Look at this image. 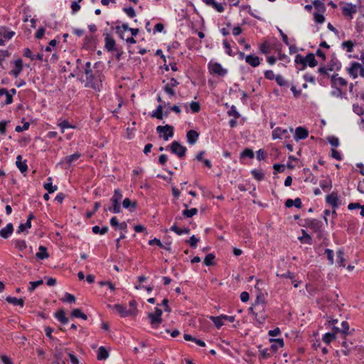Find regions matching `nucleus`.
Segmentation results:
<instances>
[{"label":"nucleus","instance_id":"nucleus-1","mask_svg":"<svg viewBox=\"0 0 364 364\" xmlns=\"http://www.w3.org/2000/svg\"><path fill=\"white\" fill-rule=\"evenodd\" d=\"M102 75L98 70H84L79 80L85 82V87L100 91L102 87Z\"/></svg>","mask_w":364,"mask_h":364},{"label":"nucleus","instance_id":"nucleus-18","mask_svg":"<svg viewBox=\"0 0 364 364\" xmlns=\"http://www.w3.org/2000/svg\"><path fill=\"white\" fill-rule=\"evenodd\" d=\"M81 154L79 153V152H76L73 154H71V155H69V156H65L63 161L62 162H64L68 166H70L72 165V164L75 161H76L77 160H78L80 156H81Z\"/></svg>","mask_w":364,"mask_h":364},{"label":"nucleus","instance_id":"nucleus-48","mask_svg":"<svg viewBox=\"0 0 364 364\" xmlns=\"http://www.w3.org/2000/svg\"><path fill=\"white\" fill-rule=\"evenodd\" d=\"M325 255H326L327 259L328 261V264L332 265L334 263V253L332 250L326 249Z\"/></svg>","mask_w":364,"mask_h":364},{"label":"nucleus","instance_id":"nucleus-50","mask_svg":"<svg viewBox=\"0 0 364 364\" xmlns=\"http://www.w3.org/2000/svg\"><path fill=\"white\" fill-rule=\"evenodd\" d=\"M246 157L250 158V159H252L254 157V152L252 149L247 148L241 152L240 158H246Z\"/></svg>","mask_w":364,"mask_h":364},{"label":"nucleus","instance_id":"nucleus-55","mask_svg":"<svg viewBox=\"0 0 364 364\" xmlns=\"http://www.w3.org/2000/svg\"><path fill=\"white\" fill-rule=\"evenodd\" d=\"M259 50L264 54H267L270 53L271 47L268 43L265 42L260 46Z\"/></svg>","mask_w":364,"mask_h":364},{"label":"nucleus","instance_id":"nucleus-34","mask_svg":"<svg viewBox=\"0 0 364 364\" xmlns=\"http://www.w3.org/2000/svg\"><path fill=\"white\" fill-rule=\"evenodd\" d=\"M183 338L186 341H193V342L196 343L197 345H198L199 346L204 347L205 346V343L203 341H202L200 339H198V338L192 336L190 334L185 333L183 335Z\"/></svg>","mask_w":364,"mask_h":364},{"label":"nucleus","instance_id":"nucleus-41","mask_svg":"<svg viewBox=\"0 0 364 364\" xmlns=\"http://www.w3.org/2000/svg\"><path fill=\"white\" fill-rule=\"evenodd\" d=\"M92 230L95 234L105 235L108 232V227L103 226L102 228H100L98 225H95L92 227Z\"/></svg>","mask_w":364,"mask_h":364},{"label":"nucleus","instance_id":"nucleus-58","mask_svg":"<svg viewBox=\"0 0 364 364\" xmlns=\"http://www.w3.org/2000/svg\"><path fill=\"white\" fill-rule=\"evenodd\" d=\"M62 301L68 303H74L75 301V297L73 294L66 292Z\"/></svg>","mask_w":364,"mask_h":364},{"label":"nucleus","instance_id":"nucleus-43","mask_svg":"<svg viewBox=\"0 0 364 364\" xmlns=\"http://www.w3.org/2000/svg\"><path fill=\"white\" fill-rule=\"evenodd\" d=\"M15 247L20 251H23L27 247V245L25 240H16L14 241Z\"/></svg>","mask_w":364,"mask_h":364},{"label":"nucleus","instance_id":"nucleus-13","mask_svg":"<svg viewBox=\"0 0 364 364\" xmlns=\"http://www.w3.org/2000/svg\"><path fill=\"white\" fill-rule=\"evenodd\" d=\"M331 87H343L347 85V81L338 75H333L331 78Z\"/></svg>","mask_w":364,"mask_h":364},{"label":"nucleus","instance_id":"nucleus-7","mask_svg":"<svg viewBox=\"0 0 364 364\" xmlns=\"http://www.w3.org/2000/svg\"><path fill=\"white\" fill-rule=\"evenodd\" d=\"M265 307V298L262 293L257 295L252 306L249 308V311H253L254 309H261V311H264Z\"/></svg>","mask_w":364,"mask_h":364},{"label":"nucleus","instance_id":"nucleus-32","mask_svg":"<svg viewBox=\"0 0 364 364\" xmlns=\"http://www.w3.org/2000/svg\"><path fill=\"white\" fill-rule=\"evenodd\" d=\"M47 181L48 182L43 184V188L48 192V193H52L57 191L58 186L53 185L52 178L49 177Z\"/></svg>","mask_w":364,"mask_h":364},{"label":"nucleus","instance_id":"nucleus-24","mask_svg":"<svg viewBox=\"0 0 364 364\" xmlns=\"http://www.w3.org/2000/svg\"><path fill=\"white\" fill-rule=\"evenodd\" d=\"M245 61L252 67H257L259 65V58L254 55H248L245 58Z\"/></svg>","mask_w":364,"mask_h":364},{"label":"nucleus","instance_id":"nucleus-46","mask_svg":"<svg viewBox=\"0 0 364 364\" xmlns=\"http://www.w3.org/2000/svg\"><path fill=\"white\" fill-rule=\"evenodd\" d=\"M336 339L334 333H326L323 336V341L326 344H329L332 341Z\"/></svg>","mask_w":364,"mask_h":364},{"label":"nucleus","instance_id":"nucleus-9","mask_svg":"<svg viewBox=\"0 0 364 364\" xmlns=\"http://www.w3.org/2000/svg\"><path fill=\"white\" fill-rule=\"evenodd\" d=\"M269 342L272 343L269 350L272 353H276L279 348H282L284 345L283 338H270Z\"/></svg>","mask_w":364,"mask_h":364},{"label":"nucleus","instance_id":"nucleus-59","mask_svg":"<svg viewBox=\"0 0 364 364\" xmlns=\"http://www.w3.org/2000/svg\"><path fill=\"white\" fill-rule=\"evenodd\" d=\"M228 114L229 116L234 117L235 119H238L240 117V114L237 111L235 106L232 105L230 110H228Z\"/></svg>","mask_w":364,"mask_h":364},{"label":"nucleus","instance_id":"nucleus-12","mask_svg":"<svg viewBox=\"0 0 364 364\" xmlns=\"http://www.w3.org/2000/svg\"><path fill=\"white\" fill-rule=\"evenodd\" d=\"M338 197L336 192H332L331 194L326 196V202L331 205L332 208H337L338 207Z\"/></svg>","mask_w":364,"mask_h":364},{"label":"nucleus","instance_id":"nucleus-51","mask_svg":"<svg viewBox=\"0 0 364 364\" xmlns=\"http://www.w3.org/2000/svg\"><path fill=\"white\" fill-rule=\"evenodd\" d=\"M31 228V223L27 222L26 223H21L18 228V230L16 231V233L19 234L23 231H25L26 229H29Z\"/></svg>","mask_w":364,"mask_h":364},{"label":"nucleus","instance_id":"nucleus-17","mask_svg":"<svg viewBox=\"0 0 364 364\" xmlns=\"http://www.w3.org/2000/svg\"><path fill=\"white\" fill-rule=\"evenodd\" d=\"M14 232V226L12 223H8L6 226L0 230V236L4 238H8Z\"/></svg>","mask_w":364,"mask_h":364},{"label":"nucleus","instance_id":"nucleus-4","mask_svg":"<svg viewBox=\"0 0 364 364\" xmlns=\"http://www.w3.org/2000/svg\"><path fill=\"white\" fill-rule=\"evenodd\" d=\"M171 153L177 155L179 158H183L186 156L187 149L177 141H173L170 145Z\"/></svg>","mask_w":364,"mask_h":364},{"label":"nucleus","instance_id":"nucleus-6","mask_svg":"<svg viewBox=\"0 0 364 364\" xmlns=\"http://www.w3.org/2000/svg\"><path fill=\"white\" fill-rule=\"evenodd\" d=\"M293 132V129L290 128L289 131L287 129L277 127L272 132L273 139H288L290 137V134Z\"/></svg>","mask_w":364,"mask_h":364},{"label":"nucleus","instance_id":"nucleus-57","mask_svg":"<svg viewBox=\"0 0 364 364\" xmlns=\"http://www.w3.org/2000/svg\"><path fill=\"white\" fill-rule=\"evenodd\" d=\"M190 108L193 113H198L200 109V105L198 102H191L190 104Z\"/></svg>","mask_w":364,"mask_h":364},{"label":"nucleus","instance_id":"nucleus-37","mask_svg":"<svg viewBox=\"0 0 364 364\" xmlns=\"http://www.w3.org/2000/svg\"><path fill=\"white\" fill-rule=\"evenodd\" d=\"M170 230L176 232L178 235H181L182 234H188L190 232L189 228H185L183 229H180L176 226V224L171 227Z\"/></svg>","mask_w":364,"mask_h":364},{"label":"nucleus","instance_id":"nucleus-28","mask_svg":"<svg viewBox=\"0 0 364 364\" xmlns=\"http://www.w3.org/2000/svg\"><path fill=\"white\" fill-rule=\"evenodd\" d=\"M15 35V32L9 31L5 26L0 27V36H3L6 39H11Z\"/></svg>","mask_w":364,"mask_h":364},{"label":"nucleus","instance_id":"nucleus-53","mask_svg":"<svg viewBox=\"0 0 364 364\" xmlns=\"http://www.w3.org/2000/svg\"><path fill=\"white\" fill-rule=\"evenodd\" d=\"M275 81L277 82V83L281 86V87H283V86H287L288 87L289 85L287 83V82L284 80V78L280 75H277V76L275 77Z\"/></svg>","mask_w":364,"mask_h":364},{"label":"nucleus","instance_id":"nucleus-31","mask_svg":"<svg viewBox=\"0 0 364 364\" xmlns=\"http://www.w3.org/2000/svg\"><path fill=\"white\" fill-rule=\"evenodd\" d=\"M183 206L186 208V209L183 211L182 214L186 218H192L193 215L198 213L197 208H193L191 209H188V205L186 203L183 204Z\"/></svg>","mask_w":364,"mask_h":364},{"label":"nucleus","instance_id":"nucleus-23","mask_svg":"<svg viewBox=\"0 0 364 364\" xmlns=\"http://www.w3.org/2000/svg\"><path fill=\"white\" fill-rule=\"evenodd\" d=\"M55 317L58 319V321L62 324H67L69 322V319L65 316V311L63 309L58 311L55 314Z\"/></svg>","mask_w":364,"mask_h":364},{"label":"nucleus","instance_id":"nucleus-38","mask_svg":"<svg viewBox=\"0 0 364 364\" xmlns=\"http://www.w3.org/2000/svg\"><path fill=\"white\" fill-rule=\"evenodd\" d=\"M320 186L324 191H328L332 187L331 181L329 178H326L320 181Z\"/></svg>","mask_w":364,"mask_h":364},{"label":"nucleus","instance_id":"nucleus-62","mask_svg":"<svg viewBox=\"0 0 364 364\" xmlns=\"http://www.w3.org/2000/svg\"><path fill=\"white\" fill-rule=\"evenodd\" d=\"M30 126V123L28 122H26L23 123V126L18 125L15 128V131L16 132H21L23 131L28 129Z\"/></svg>","mask_w":364,"mask_h":364},{"label":"nucleus","instance_id":"nucleus-47","mask_svg":"<svg viewBox=\"0 0 364 364\" xmlns=\"http://www.w3.org/2000/svg\"><path fill=\"white\" fill-rule=\"evenodd\" d=\"M215 257L213 253L208 254L203 259L204 264L206 266L213 265Z\"/></svg>","mask_w":364,"mask_h":364},{"label":"nucleus","instance_id":"nucleus-61","mask_svg":"<svg viewBox=\"0 0 364 364\" xmlns=\"http://www.w3.org/2000/svg\"><path fill=\"white\" fill-rule=\"evenodd\" d=\"M333 88H334V90H333L331 92V95L333 97H343V93H342V91L340 89V87H332Z\"/></svg>","mask_w":364,"mask_h":364},{"label":"nucleus","instance_id":"nucleus-39","mask_svg":"<svg viewBox=\"0 0 364 364\" xmlns=\"http://www.w3.org/2000/svg\"><path fill=\"white\" fill-rule=\"evenodd\" d=\"M71 316L75 318H80L83 320L87 319V316L84 314L80 309H75L73 310Z\"/></svg>","mask_w":364,"mask_h":364},{"label":"nucleus","instance_id":"nucleus-8","mask_svg":"<svg viewBox=\"0 0 364 364\" xmlns=\"http://www.w3.org/2000/svg\"><path fill=\"white\" fill-rule=\"evenodd\" d=\"M105 49L110 52L114 50H117V48L116 47V42L115 40L108 33L105 34Z\"/></svg>","mask_w":364,"mask_h":364},{"label":"nucleus","instance_id":"nucleus-54","mask_svg":"<svg viewBox=\"0 0 364 364\" xmlns=\"http://www.w3.org/2000/svg\"><path fill=\"white\" fill-rule=\"evenodd\" d=\"M58 126L61 129L62 133H64L65 129L75 128V127L72 126L67 120H63V122L58 124Z\"/></svg>","mask_w":364,"mask_h":364},{"label":"nucleus","instance_id":"nucleus-45","mask_svg":"<svg viewBox=\"0 0 364 364\" xmlns=\"http://www.w3.org/2000/svg\"><path fill=\"white\" fill-rule=\"evenodd\" d=\"M210 320L213 322L217 328H220L224 324L221 315L219 316H211Z\"/></svg>","mask_w":364,"mask_h":364},{"label":"nucleus","instance_id":"nucleus-15","mask_svg":"<svg viewBox=\"0 0 364 364\" xmlns=\"http://www.w3.org/2000/svg\"><path fill=\"white\" fill-rule=\"evenodd\" d=\"M199 137V133L196 130H189L186 134L187 141L189 144L193 145L196 143Z\"/></svg>","mask_w":364,"mask_h":364},{"label":"nucleus","instance_id":"nucleus-21","mask_svg":"<svg viewBox=\"0 0 364 364\" xmlns=\"http://www.w3.org/2000/svg\"><path fill=\"white\" fill-rule=\"evenodd\" d=\"M4 95L5 101L2 102V103L5 105H10L13 102L12 94L9 92V91L6 88H0V97Z\"/></svg>","mask_w":364,"mask_h":364},{"label":"nucleus","instance_id":"nucleus-40","mask_svg":"<svg viewBox=\"0 0 364 364\" xmlns=\"http://www.w3.org/2000/svg\"><path fill=\"white\" fill-rule=\"evenodd\" d=\"M213 77H222L227 74V70H209Z\"/></svg>","mask_w":364,"mask_h":364},{"label":"nucleus","instance_id":"nucleus-26","mask_svg":"<svg viewBox=\"0 0 364 364\" xmlns=\"http://www.w3.org/2000/svg\"><path fill=\"white\" fill-rule=\"evenodd\" d=\"M163 109L164 107L161 105H159L156 109L150 114V116L153 118L162 119L164 117Z\"/></svg>","mask_w":364,"mask_h":364},{"label":"nucleus","instance_id":"nucleus-64","mask_svg":"<svg viewBox=\"0 0 364 364\" xmlns=\"http://www.w3.org/2000/svg\"><path fill=\"white\" fill-rule=\"evenodd\" d=\"M173 87H171L169 84H166L164 87V90L170 96H174L176 94L175 90L173 89Z\"/></svg>","mask_w":364,"mask_h":364},{"label":"nucleus","instance_id":"nucleus-60","mask_svg":"<svg viewBox=\"0 0 364 364\" xmlns=\"http://www.w3.org/2000/svg\"><path fill=\"white\" fill-rule=\"evenodd\" d=\"M353 43L351 41H344L342 43V47L346 48L348 52H352L353 48Z\"/></svg>","mask_w":364,"mask_h":364},{"label":"nucleus","instance_id":"nucleus-33","mask_svg":"<svg viewBox=\"0 0 364 364\" xmlns=\"http://www.w3.org/2000/svg\"><path fill=\"white\" fill-rule=\"evenodd\" d=\"M258 348L260 352V357H259L260 359L267 360V359L269 358L272 356V355L273 354L270 351L269 348H262L261 345H259L258 346Z\"/></svg>","mask_w":364,"mask_h":364},{"label":"nucleus","instance_id":"nucleus-16","mask_svg":"<svg viewBox=\"0 0 364 364\" xmlns=\"http://www.w3.org/2000/svg\"><path fill=\"white\" fill-rule=\"evenodd\" d=\"M150 324L153 328H156L162 323V318L156 316L154 314L149 313L148 314Z\"/></svg>","mask_w":364,"mask_h":364},{"label":"nucleus","instance_id":"nucleus-35","mask_svg":"<svg viewBox=\"0 0 364 364\" xmlns=\"http://www.w3.org/2000/svg\"><path fill=\"white\" fill-rule=\"evenodd\" d=\"M253 315L255 316L256 319L262 323L264 322L266 316L262 314L264 311H261V309H254L253 311H250Z\"/></svg>","mask_w":364,"mask_h":364},{"label":"nucleus","instance_id":"nucleus-25","mask_svg":"<svg viewBox=\"0 0 364 364\" xmlns=\"http://www.w3.org/2000/svg\"><path fill=\"white\" fill-rule=\"evenodd\" d=\"M6 301L10 304H14V306H20L21 307H23L24 305V299L22 298L17 299L16 297L8 296L6 298Z\"/></svg>","mask_w":364,"mask_h":364},{"label":"nucleus","instance_id":"nucleus-56","mask_svg":"<svg viewBox=\"0 0 364 364\" xmlns=\"http://www.w3.org/2000/svg\"><path fill=\"white\" fill-rule=\"evenodd\" d=\"M328 143L333 147H338L339 146V140L334 136H330L327 138Z\"/></svg>","mask_w":364,"mask_h":364},{"label":"nucleus","instance_id":"nucleus-27","mask_svg":"<svg viewBox=\"0 0 364 364\" xmlns=\"http://www.w3.org/2000/svg\"><path fill=\"white\" fill-rule=\"evenodd\" d=\"M39 252L36 254V257L38 259H45L49 257V255L47 252V248L44 246L41 245L38 247Z\"/></svg>","mask_w":364,"mask_h":364},{"label":"nucleus","instance_id":"nucleus-63","mask_svg":"<svg viewBox=\"0 0 364 364\" xmlns=\"http://www.w3.org/2000/svg\"><path fill=\"white\" fill-rule=\"evenodd\" d=\"M123 11L127 14L130 18H134L136 16V13L134 9L132 7H125L123 9Z\"/></svg>","mask_w":364,"mask_h":364},{"label":"nucleus","instance_id":"nucleus-36","mask_svg":"<svg viewBox=\"0 0 364 364\" xmlns=\"http://www.w3.org/2000/svg\"><path fill=\"white\" fill-rule=\"evenodd\" d=\"M337 255V264L339 267H344L345 264V258H344V252L342 250H338L336 252Z\"/></svg>","mask_w":364,"mask_h":364},{"label":"nucleus","instance_id":"nucleus-44","mask_svg":"<svg viewBox=\"0 0 364 364\" xmlns=\"http://www.w3.org/2000/svg\"><path fill=\"white\" fill-rule=\"evenodd\" d=\"M156 55L161 56V58L164 60V66L165 67L164 68H168L169 65L171 67V68H176V63H172L171 62H169L168 65L166 64V57L163 55L161 50H159V49L157 50L156 52Z\"/></svg>","mask_w":364,"mask_h":364},{"label":"nucleus","instance_id":"nucleus-52","mask_svg":"<svg viewBox=\"0 0 364 364\" xmlns=\"http://www.w3.org/2000/svg\"><path fill=\"white\" fill-rule=\"evenodd\" d=\"M43 283V279H40V280L34 281V282H30V283H29L30 286L28 288V290L30 292H32L33 291H34V289L36 288H37L38 286L41 285Z\"/></svg>","mask_w":364,"mask_h":364},{"label":"nucleus","instance_id":"nucleus-3","mask_svg":"<svg viewBox=\"0 0 364 364\" xmlns=\"http://www.w3.org/2000/svg\"><path fill=\"white\" fill-rule=\"evenodd\" d=\"M156 132L159 134V136L162 137L165 141H168L169 138L173 136V127L169 124L165 126H158Z\"/></svg>","mask_w":364,"mask_h":364},{"label":"nucleus","instance_id":"nucleus-2","mask_svg":"<svg viewBox=\"0 0 364 364\" xmlns=\"http://www.w3.org/2000/svg\"><path fill=\"white\" fill-rule=\"evenodd\" d=\"M122 198V193L120 190L115 189L114 195L111 198L112 205L108 207L106 210L113 212L114 213H119L121 209V200Z\"/></svg>","mask_w":364,"mask_h":364},{"label":"nucleus","instance_id":"nucleus-10","mask_svg":"<svg viewBox=\"0 0 364 364\" xmlns=\"http://www.w3.org/2000/svg\"><path fill=\"white\" fill-rule=\"evenodd\" d=\"M109 307L112 308V309L119 313L122 317H126L133 314L132 310H127L125 306L121 304H114L113 306H109Z\"/></svg>","mask_w":364,"mask_h":364},{"label":"nucleus","instance_id":"nucleus-11","mask_svg":"<svg viewBox=\"0 0 364 364\" xmlns=\"http://www.w3.org/2000/svg\"><path fill=\"white\" fill-rule=\"evenodd\" d=\"M309 136V131L302 127H299L295 130L294 139L299 141L301 139H305Z\"/></svg>","mask_w":364,"mask_h":364},{"label":"nucleus","instance_id":"nucleus-49","mask_svg":"<svg viewBox=\"0 0 364 364\" xmlns=\"http://www.w3.org/2000/svg\"><path fill=\"white\" fill-rule=\"evenodd\" d=\"M251 173L252 174L254 178L257 181H262L264 178L263 172L257 169L252 170Z\"/></svg>","mask_w":364,"mask_h":364},{"label":"nucleus","instance_id":"nucleus-30","mask_svg":"<svg viewBox=\"0 0 364 364\" xmlns=\"http://www.w3.org/2000/svg\"><path fill=\"white\" fill-rule=\"evenodd\" d=\"M302 236L299 237V240L304 244L311 245L312 243V237L309 235L305 230H301Z\"/></svg>","mask_w":364,"mask_h":364},{"label":"nucleus","instance_id":"nucleus-5","mask_svg":"<svg viewBox=\"0 0 364 364\" xmlns=\"http://www.w3.org/2000/svg\"><path fill=\"white\" fill-rule=\"evenodd\" d=\"M304 227L312 230L314 232H320V230L323 228V223L321 220L314 218H307L304 220Z\"/></svg>","mask_w":364,"mask_h":364},{"label":"nucleus","instance_id":"nucleus-20","mask_svg":"<svg viewBox=\"0 0 364 364\" xmlns=\"http://www.w3.org/2000/svg\"><path fill=\"white\" fill-rule=\"evenodd\" d=\"M122 206L125 209H129L130 212H134L137 206L136 201H131L128 198H126L122 202Z\"/></svg>","mask_w":364,"mask_h":364},{"label":"nucleus","instance_id":"nucleus-22","mask_svg":"<svg viewBox=\"0 0 364 364\" xmlns=\"http://www.w3.org/2000/svg\"><path fill=\"white\" fill-rule=\"evenodd\" d=\"M306 67L309 65L311 68L316 67L318 64L317 60L315 58V55L314 53H309L304 57Z\"/></svg>","mask_w":364,"mask_h":364},{"label":"nucleus","instance_id":"nucleus-19","mask_svg":"<svg viewBox=\"0 0 364 364\" xmlns=\"http://www.w3.org/2000/svg\"><path fill=\"white\" fill-rule=\"evenodd\" d=\"M16 165L17 168L19 169L21 173H23L27 171L28 166L26 164V160L22 161V156L18 155L16 157Z\"/></svg>","mask_w":364,"mask_h":364},{"label":"nucleus","instance_id":"nucleus-29","mask_svg":"<svg viewBox=\"0 0 364 364\" xmlns=\"http://www.w3.org/2000/svg\"><path fill=\"white\" fill-rule=\"evenodd\" d=\"M109 357V352L104 346H100L97 350V358L99 360H106Z\"/></svg>","mask_w":364,"mask_h":364},{"label":"nucleus","instance_id":"nucleus-14","mask_svg":"<svg viewBox=\"0 0 364 364\" xmlns=\"http://www.w3.org/2000/svg\"><path fill=\"white\" fill-rule=\"evenodd\" d=\"M343 14L344 16H351L353 14L356 13V6L351 3H346L342 8Z\"/></svg>","mask_w":364,"mask_h":364},{"label":"nucleus","instance_id":"nucleus-42","mask_svg":"<svg viewBox=\"0 0 364 364\" xmlns=\"http://www.w3.org/2000/svg\"><path fill=\"white\" fill-rule=\"evenodd\" d=\"M312 4L316 10L323 13L325 12L326 6L321 0H314Z\"/></svg>","mask_w":364,"mask_h":364}]
</instances>
